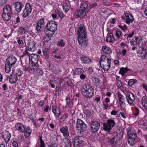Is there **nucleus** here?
<instances>
[{
	"instance_id": "obj_51",
	"label": "nucleus",
	"mask_w": 147,
	"mask_h": 147,
	"mask_svg": "<svg viewBox=\"0 0 147 147\" xmlns=\"http://www.w3.org/2000/svg\"><path fill=\"white\" fill-rule=\"evenodd\" d=\"M118 26L119 28H120L123 30H124L127 29V26L125 25H124L123 26L121 25H119Z\"/></svg>"
},
{
	"instance_id": "obj_40",
	"label": "nucleus",
	"mask_w": 147,
	"mask_h": 147,
	"mask_svg": "<svg viewBox=\"0 0 147 147\" xmlns=\"http://www.w3.org/2000/svg\"><path fill=\"white\" fill-rule=\"evenodd\" d=\"M24 71H28L29 72H31V67H30V65H28L27 66H23Z\"/></svg>"
},
{
	"instance_id": "obj_16",
	"label": "nucleus",
	"mask_w": 147,
	"mask_h": 147,
	"mask_svg": "<svg viewBox=\"0 0 147 147\" xmlns=\"http://www.w3.org/2000/svg\"><path fill=\"white\" fill-rule=\"evenodd\" d=\"M21 63L23 66H27L30 65V61L29 57H22L20 58Z\"/></svg>"
},
{
	"instance_id": "obj_4",
	"label": "nucleus",
	"mask_w": 147,
	"mask_h": 147,
	"mask_svg": "<svg viewBox=\"0 0 147 147\" xmlns=\"http://www.w3.org/2000/svg\"><path fill=\"white\" fill-rule=\"evenodd\" d=\"M57 28V26L56 22L54 21H51L47 24L44 31L45 32H47V31H49V32L51 34V36L52 35H53Z\"/></svg>"
},
{
	"instance_id": "obj_9",
	"label": "nucleus",
	"mask_w": 147,
	"mask_h": 147,
	"mask_svg": "<svg viewBox=\"0 0 147 147\" xmlns=\"http://www.w3.org/2000/svg\"><path fill=\"white\" fill-rule=\"evenodd\" d=\"M92 87L89 85L85 86V88H83L82 89V94L85 96L86 98H90L92 97Z\"/></svg>"
},
{
	"instance_id": "obj_57",
	"label": "nucleus",
	"mask_w": 147,
	"mask_h": 147,
	"mask_svg": "<svg viewBox=\"0 0 147 147\" xmlns=\"http://www.w3.org/2000/svg\"><path fill=\"white\" fill-rule=\"evenodd\" d=\"M7 1V0H0V4L3 5L6 3Z\"/></svg>"
},
{
	"instance_id": "obj_6",
	"label": "nucleus",
	"mask_w": 147,
	"mask_h": 147,
	"mask_svg": "<svg viewBox=\"0 0 147 147\" xmlns=\"http://www.w3.org/2000/svg\"><path fill=\"white\" fill-rule=\"evenodd\" d=\"M128 142L129 144L133 146L135 144V139L137 134L134 129H130L128 131Z\"/></svg>"
},
{
	"instance_id": "obj_31",
	"label": "nucleus",
	"mask_w": 147,
	"mask_h": 147,
	"mask_svg": "<svg viewBox=\"0 0 147 147\" xmlns=\"http://www.w3.org/2000/svg\"><path fill=\"white\" fill-rule=\"evenodd\" d=\"M51 34L50 32H47V33L46 35L43 37V40L45 42H48L50 39V38L52 37L53 35H52L51 36Z\"/></svg>"
},
{
	"instance_id": "obj_37",
	"label": "nucleus",
	"mask_w": 147,
	"mask_h": 147,
	"mask_svg": "<svg viewBox=\"0 0 147 147\" xmlns=\"http://www.w3.org/2000/svg\"><path fill=\"white\" fill-rule=\"evenodd\" d=\"M31 55L27 51V50H26L23 53V55L21 57H29V56Z\"/></svg>"
},
{
	"instance_id": "obj_59",
	"label": "nucleus",
	"mask_w": 147,
	"mask_h": 147,
	"mask_svg": "<svg viewBox=\"0 0 147 147\" xmlns=\"http://www.w3.org/2000/svg\"><path fill=\"white\" fill-rule=\"evenodd\" d=\"M67 113L64 115L61 118V119L63 121H64L67 117Z\"/></svg>"
},
{
	"instance_id": "obj_43",
	"label": "nucleus",
	"mask_w": 147,
	"mask_h": 147,
	"mask_svg": "<svg viewBox=\"0 0 147 147\" xmlns=\"http://www.w3.org/2000/svg\"><path fill=\"white\" fill-rule=\"evenodd\" d=\"M40 147H45V144L41 137H40Z\"/></svg>"
},
{
	"instance_id": "obj_19",
	"label": "nucleus",
	"mask_w": 147,
	"mask_h": 147,
	"mask_svg": "<svg viewBox=\"0 0 147 147\" xmlns=\"http://www.w3.org/2000/svg\"><path fill=\"white\" fill-rule=\"evenodd\" d=\"M60 131L65 138H67L69 136V133L68 127L67 126L61 128Z\"/></svg>"
},
{
	"instance_id": "obj_46",
	"label": "nucleus",
	"mask_w": 147,
	"mask_h": 147,
	"mask_svg": "<svg viewBox=\"0 0 147 147\" xmlns=\"http://www.w3.org/2000/svg\"><path fill=\"white\" fill-rule=\"evenodd\" d=\"M121 32L119 30H117L116 32L115 35L118 38H119L121 35Z\"/></svg>"
},
{
	"instance_id": "obj_1",
	"label": "nucleus",
	"mask_w": 147,
	"mask_h": 147,
	"mask_svg": "<svg viewBox=\"0 0 147 147\" xmlns=\"http://www.w3.org/2000/svg\"><path fill=\"white\" fill-rule=\"evenodd\" d=\"M100 64L101 67L105 71H107L111 66V58L106 55H102L100 58Z\"/></svg>"
},
{
	"instance_id": "obj_11",
	"label": "nucleus",
	"mask_w": 147,
	"mask_h": 147,
	"mask_svg": "<svg viewBox=\"0 0 147 147\" xmlns=\"http://www.w3.org/2000/svg\"><path fill=\"white\" fill-rule=\"evenodd\" d=\"M45 23L44 18L40 19L38 20L36 25V30L38 33L40 32L43 30Z\"/></svg>"
},
{
	"instance_id": "obj_33",
	"label": "nucleus",
	"mask_w": 147,
	"mask_h": 147,
	"mask_svg": "<svg viewBox=\"0 0 147 147\" xmlns=\"http://www.w3.org/2000/svg\"><path fill=\"white\" fill-rule=\"evenodd\" d=\"M63 9L66 12H67L70 8V6L69 4L65 3L63 5Z\"/></svg>"
},
{
	"instance_id": "obj_36",
	"label": "nucleus",
	"mask_w": 147,
	"mask_h": 147,
	"mask_svg": "<svg viewBox=\"0 0 147 147\" xmlns=\"http://www.w3.org/2000/svg\"><path fill=\"white\" fill-rule=\"evenodd\" d=\"M137 81L136 79H130L129 80L128 82V85L130 86H132L136 83Z\"/></svg>"
},
{
	"instance_id": "obj_35",
	"label": "nucleus",
	"mask_w": 147,
	"mask_h": 147,
	"mask_svg": "<svg viewBox=\"0 0 147 147\" xmlns=\"http://www.w3.org/2000/svg\"><path fill=\"white\" fill-rule=\"evenodd\" d=\"M129 70V69H127V68H121L120 69L119 73L123 75L125 73H126L127 71Z\"/></svg>"
},
{
	"instance_id": "obj_8",
	"label": "nucleus",
	"mask_w": 147,
	"mask_h": 147,
	"mask_svg": "<svg viewBox=\"0 0 147 147\" xmlns=\"http://www.w3.org/2000/svg\"><path fill=\"white\" fill-rule=\"evenodd\" d=\"M86 127V125L80 119L77 120L76 124V128L79 132L80 134H83L84 131H85Z\"/></svg>"
},
{
	"instance_id": "obj_23",
	"label": "nucleus",
	"mask_w": 147,
	"mask_h": 147,
	"mask_svg": "<svg viewBox=\"0 0 147 147\" xmlns=\"http://www.w3.org/2000/svg\"><path fill=\"white\" fill-rule=\"evenodd\" d=\"M16 129L20 132L23 133L25 130V128L23 125L21 123H16L15 125Z\"/></svg>"
},
{
	"instance_id": "obj_53",
	"label": "nucleus",
	"mask_w": 147,
	"mask_h": 147,
	"mask_svg": "<svg viewBox=\"0 0 147 147\" xmlns=\"http://www.w3.org/2000/svg\"><path fill=\"white\" fill-rule=\"evenodd\" d=\"M55 115L57 116H59L60 114V111H53Z\"/></svg>"
},
{
	"instance_id": "obj_2",
	"label": "nucleus",
	"mask_w": 147,
	"mask_h": 147,
	"mask_svg": "<svg viewBox=\"0 0 147 147\" xmlns=\"http://www.w3.org/2000/svg\"><path fill=\"white\" fill-rule=\"evenodd\" d=\"M17 62V58L14 56L9 57L6 60L5 69L7 73L10 72L11 68Z\"/></svg>"
},
{
	"instance_id": "obj_24",
	"label": "nucleus",
	"mask_w": 147,
	"mask_h": 147,
	"mask_svg": "<svg viewBox=\"0 0 147 147\" xmlns=\"http://www.w3.org/2000/svg\"><path fill=\"white\" fill-rule=\"evenodd\" d=\"M18 80V77L15 74H13L10 75L9 81L11 84H13L15 83Z\"/></svg>"
},
{
	"instance_id": "obj_47",
	"label": "nucleus",
	"mask_w": 147,
	"mask_h": 147,
	"mask_svg": "<svg viewBox=\"0 0 147 147\" xmlns=\"http://www.w3.org/2000/svg\"><path fill=\"white\" fill-rule=\"evenodd\" d=\"M65 44L63 42V40H61L57 44V45L61 47H63L64 46Z\"/></svg>"
},
{
	"instance_id": "obj_44",
	"label": "nucleus",
	"mask_w": 147,
	"mask_h": 147,
	"mask_svg": "<svg viewBox=\"0 0 147 147\" xmlns=\"http://www.w3.org/2000/svg\"><path fill=\"white\" fill-rule=\"evenodd\" d=\"M135 40L136 41V44L137 43L138 45H139L142 40V39L141 38H138V37H136L135 39Z\"/></svg>"
},
{
	"instance_id": "obj_50",
	"label": "nucleus",
	"mask_w": 147,
	"mask_h": 147,
	"mask_svg": "<svg viewBox=\"0 0 147 147\" xmlns=\"http://www.w3.org/2000/svg\"><path fill=\"white\" fill-rule=\"evenodd\" d=\"M58 145L57 143H55L54 144L53 143H51L48 145V147H57Z\"/></svg>"
},
{
	"instance_id": "obj_3",
	"label": "nucleus",
	"mask_w": 147,
	"mask_h": 147,
	"mask_svg": "<svg viewBox=\"0 0 147 147\" xmlns=\"http://www.w3.org/2000/svg\"><path fill=\"white\" fill-rule=\"evenodd\" d=\"M88 5L86 3H83L81 5L79 10H76L74 13V16L76 18L83 17L86 15V12L88 11Z\"/></svg>"
},
{
	"instance_id": "obj_10",
	"label": "nucleus",
	"mask_w": 147,
	"mask_h": 147,
	"mask_svg": "<svg viewBox=\"0 0 147 147\" xmlns=\"http://www.w3.org/2000/svg\"><path fill=\"white\" fill-rule=\"evenodd\" d=\"M32 9L31 5L29 3H27L25 6V8L22 13L23 17L25 18L30 14Z\"/></svg>"
},
{
	"instance_id": "obj_17",
	"label": "nucleus",
	"mask_w": 147,
	"mask_h": 147,
	"mask_svg": "<svg viewBox=\"0 0 147 147\" xmlns=\"http://www.w3.org/2000/svg\"><path fill=\"white\" fill-rule=\"evenodd\" d=\"M35 43L33 41L28 42L26 49L29 51L33 52L35 50Z\"/></svg>"
},
{
	"instance_id": "obj_56",
	"label": "nucleus",
	"mask_w": 147,
	"mask_h": 147,
	"mask_svg": "<svg viewBox=\"0 0 147 147\" xmlns=\"http://www.w3.org/2000/svg\"><path fill=\"white\" fill-rule=\"evenodd\" d=\"M67 84L68 86H70L71 87H74V85L72 82L71 81H67Z\"/></svg>"
},
{
	"instance_id": "obj_13",
	"label": "nucleus",
	"mask_w": 147,
	"mask_h": 147,
	"mask_svg": "<svg viewBox=\"0 0 147 147\" xmlns=\"http://www.w3.org/2000/svg\"><path fill=\"white\" fill-rule=\"evenodd\" d=\"M126 99L128 103L131 106L134 105L133 102L135 100V97L134 94L130 92H127L126 95Z\"/></svg>"
},
{
	"instance_id": "obj_14",
	"label": "nucleus",
	"mask_w": 147,
	"mask_h": 147,
	"mask_svg": "<svg viewBox=\"0 0 147 147\" xmlns=\"http://www.w3.org/2000/svg\"><path fill=\"white\" fill-rule=\"evenodd\" d=\"M109 143L110 144L117 146L121 144V140L117 136H115L112 139L109 140Z\"/></svg>"
},
{
	"instance_id": "obj_7",
	"label": "nucleus",
	"mask_w": 147,
	"mask_h": 147,
	"mask_svg": "<svg viewBox=\"0 0 147 147\" xmlns=\"http://www.w3.org/2000/svg\"><path fill=\"white\" fill-rule=\"evenodd\" d=\"M115 121L113 119H108L107 123L103 124V129L105 131L109 133L111 129L115 125Z\"/></svg>"
},
{
	"instance_id": "obj_22",
	"label": "nucleus",
	"mask_w": 147,
	"mask_h": 147,
	"mask_svg": "<svg viewBox=\"0 0 147 147\" xmlns=\"http://www.w3.org/2000/svg\"><path fill=\"white\" fill-rule=\"evenodd\" d=\"M3 136L5 142L7 143L9 141L11 138V134L9 132L6 130H5L4 132L3 133Z\"/></svg>"
},
{
	"instance_id": "obj_39",
	"label": "nucleus",
	"mask_w": 147,
	"mask_h": 147,
	"mask_svg": "<svg viewBox=\"0 0 147 147\" xmlns=\"http://www.w3.org/2000/svg\"><path fill=\"white\" fill-rule=\"evenodd\" d=\"M119 99L120 102V104H121V105H124L125 104L124 103V100L122 97H123V96L121 94H119Z\"/></svg>"
},
{
	"instance_id": "obj_30",
	"label": "nucleus",
	"mask_w": 147,
	"mask_h": 147,
	"mask_svg": "<svg viewBox=\"0 0 147 147\" xmlns=\"http://www.w3.org/2000/svg\"><path fill=\"white\" fill-rule=\"evenodd\" d=\"M24 136L25 138H27L30 136L31 132V130L30 127H28L25 129Z\"/></svg>"
},
{
	"instance_id": "obj_27",
	"label": "nucleus",
	"mask_w": 147,
	"mask_h": 147,
	"mask_svg": "<svg viewBox=\"0 0 147 147\" xmlns=\"http://www.w3.org/2000/svg\"><path fill=\"white\" fill-rule=\"evenodd\" d=\"M108 37L106 39V41L107 42L113 43L115 41V39L113 34L110 33L109 35H107Z\"/></svg>"
},
{
	"instance_id": "obj_29",
	"label": "nucleus",
	"mask_w": 147,
	"mask_h": 147,
	"mask_svg": "<svg viewBox=\"0 0 147 147\" xmlns=\"http://www.w3.org/2000/svg\"><path fill=\"white\" fill-rule=\"evenodd\" d=\"M81 59L83 63H88L91 62V60L90 59L84 56L81 57Z\"/></svg>"
},
{
	"instance_id": "obj_55",
	"label": "nucleus",
	"mask_w": 147,
	"mask_h": 147,
	"mask_svg": "<svg viewBox=\"0 0 147 147\" xmlns=\"http://www.w3.org/2000/svg\"><path fill=\"white\" fill-rule=\"evenodd\" d=\"M124 14L126 17H127L128 18H133V16L131 14L128 13H125Z\"/></svg>"
},
{
	"instance_id": "obj_64",
	"label": "nucleus",
	"mask_w": 147,
	"mask_h": 147,
	"mask_svg": "<svg viewBox=\"0 0 147 147\" xmlns=\"http://www.w3.org/2000/svg\"><path fill=\"white\" fill-rule=\"evenodd\" d=\"M2 87L3 88L4 90H6L7 89V85L5 84H4L2 86Z\"/></svg>"
},
{
	"instance_id": "obj_28",
	"label": "nucleus",
	"mask_w": 147,
	"mask_h": 147,
	"mask_svg": "<svg viewBox=\"0 0 147 147\" xmlns=\"http://www.w3.org/2000/svg\"><path fill=\"white\" fill-rule=\"evenodd\" d=\"M103 52L105 54H110L112 53V51L111 48L106 46H103L102 47Z\"/></svg>"
},
{
	"instance_id": "obj_63",
	"label": "nucleus",
	"mask_w": 147,
	"mask_h": 147,
	"mask_svg": "<svg viewBox=\"0 0 147 147\" xmlns=\"http://www.w3.org/2000/svg\"><path fill=\"white\" fill-rule=\"evenodd\" d=\"M45 103V101L44 100L40 101L39 102V105L40 106H42Z\"/></svg>"
},
{
	"instance_id": "obj_12",
	"label": "nucleus",
	"mask_w": 147,
	"mask_h": 147,
	"mask_svg": "<svg viewBox=\"0 0 147 147\" xmlns=\"http://www.w3.org/2000/svg\"><path fill=\"white\" fill-rule=\"evenodd\" d=\"M78 38H83L87 37V33L85 27L82 26L79 27L78 31Z\"/></svg>"
},
{
	"instance_id": "obj_54",
	"label": "nucleus",
	"mask_w": 147,
	"mask_h": 147,
	"mask_svg": "<svg viewBox=\"0 0 147 147\" xmlns=\"http://www.w3.org/2000/svg\"><path fill=\"white\" fill-rule=\"evenodd\" d=\"M20 30H22L23 31L22 32V33L25 34L26 33V30L25 29V28L22 27H20Z\"/></svg>"
},
{
	"instance_id": "obj_26",
	"label": "nucleus",
	"mask_w": 147,
	"mask_h": 147,
	"mask_svg": "<svg viewBox=\"0 0 147 147\" xmlns=\"http://www.w3.org/2000/svg\"><path fill=\"white\" fill-rule=\"evenodd\" d=\"M11 14H8L7 13L3 12L2 16L3 19L6 21H8L11 18Z\"/></svg>"
},
{
	"instance_id": "obj_61",
	"label": "nucleus",
	"mask_w": 147,
	"mask_h": 147,
	"mask_svg": "<svg viewBox=\"0 0 147 147\" xmlns=\"http://www.w3.org/2000/svg\"><path fill=\"white\" fill-rule=\"evenodd\" d=\"M31 72L33 71H37V69H38V68H37L36 67H34V66L33 65H32L31 66Z\"/></svg>"
},
{
	"instance_id": "obj_32",
	"label": "nucleus",
	"mask_w": 147,
	"mask_h": 147,
	"mask_svg": "<svg viewBox=\"0 0 147 147\" xmlns=\"http://www.w3.org/2000/svg\"><path fill=\"white\" fill-rule=\"evenodd\" d=\"M65 146L64 147H71L72 146V143L71 141L68 139H65Z\"/></svg>"
},
{
	"instance_id": "obj_38",
	"label": "nucleus",
	"mask_w": 147,
	"mask_h": 147,
	"mask_svg": "<svg viewBox=\"0 0 147 147\" xmlns=\"http://www.w3.org/2000/svg\"><path fill=\"white\" fill-rule=\"evenodd\" d=\"M134 18H130L127 19L125 21V22L128 24H129L133 22L134 21Z\"/></svg>"
},
{
	"instance_id": "obj_60",
	"label": "nucleus",
	"mask_w": 147,
	"mask_h": 147,
	"mask_svg": "<svg viewBox=\"0 0 147 147\" xmlns=\"http://www.w3.org/2000/svg\"><path fill=\"white\" fill-rule=\"evenodd\" d=\"M119 116L120 117H122L123 119H125L126 118L124 113L121 112L119 114Z\"/></svg>"
},
{
	"instance_id": "obj_5",
	"label": "nucleus",
	"mask_w": 147,
	"mask_h": 147,
	"mask_svg": "<svg viewBox=\"0 0 147 147\" xmlns=\"http://www.w3.org/2000/svg\"><path fill=\"white\" fill-rule=\"evenodd\" d=\"M84 138L83 137L79 136L74 137L72 140L73 144L74 147H81L84 144Z\"/></svg>"
},
{
	"instance_id": "obj_25",
	"label": "nucleus",
	"mask_w": 147,
	"mask_h": 147,
	"mask_svg": "<svg viewBox=\"0 0 147 147\" xmlns=\"http://www.w3.org/2000/svg\"><path fill=\"white\" fill-rule=\"evenodd\" d=\"M99 127L100 124L97 121H92V132L98 131Z\"/></svg>"
},
{
	"instance_id": "obj_18",
	"label": "nucleus",
	"mask_w": 147,
	"mask_h": 147,
	"mask_svg": "<svg viewBox=\"0 0 147 147\" xmlns=\"http://www.w3.org/2000/svg\"><path fill=\"white\" fill-rule=\"evenodd\" d=\"M40 57L39 56L32 53L29 56V58L30 61L33 63H37Z\"/></svg>"
},
{
	"instance_id": "obj_48",
	"label": "nucleus",
	"mask_w": 147,
	"mask_h": 147,
	"mask_svg": "<svg viewBox=\"0 0 147 147\" xmlns=\"http://www.w3.org/2000/svg\"><path fill=\"white\" fill-rule=\"evenodd\" d=\"M17 42L18 43V44L20 45H22L23 44V41L22 40H21L20 37H17L16 38Z\"/></svg>"
},
{
	"instance_id": "obj_62",
	"label": "nucleus",
	"mask_w": 147,
	"mask_h": 147,
	"mask_svg": "<svg viewBox=\"0 0 147 147\" xmlns=\"http://www.w3.org/2000/svg\"><path fill=\"white\" fill-rule=\"evenodd\" d=\"M43 53L44 55L45 56V57L46 58L48 57H49L48 52H47L45 51H43Z\"/></svg>"
},
{
	"instance_id": "obj_49",
	"label": "nucleus",
	"mask_w": 147,
	"mask_h": 147,
	"mask_svg": "<svg viewBox=\"0 0 147 147\" xmlns=\"http://www.w3.org/2000/svg\"><path fill=\"white\" fill-rule=\"evenodd\" d=\"M83 112L87 116L90 117L91 116V113L90 111H83Z\"/></svg>"
},
{
	"instance_id": "obj_45",
	"label": "nucleus",
	"mask_w": 147,
	"mask_h": 147,
	"mask_svg": "<svg viewBox=\"0 0 147 147\" xmlns=\"http://www.w3.org/2000/svg\"><path fill=\"white\" fill-rule=\"evenodd\" d=\"M99 80L98 78L95 77H92V81L96 84L98 83Z\"/></svg>"
},
{
	"instance_id": "obj_15",
	"label": "nucleus",
	"mask_w": 147,
	"mask_h": 147,
	"mask_svg": "<svg viewBox=\"0 0 147 147\" xmlns=\"http://www.w3.org/2000/svg\"><path fill=\"white\" fill-rule=\"evenodd\" d=\"M13 5L14 6L15 10L17 13H19L21 11L22 7L21 3L19 2H14Z\"/></svg>"
},
{
	"instance_id": "obj_21",
	"label": "nucleus",
	"mask_w": 147,
	"mask_h": 147,
	"mask_svg": "<svg viewBox=\"0 0 147 147\" xmlns=\"http://www.w3.org/2000/svg\"><path fill=\"white\" fill-rule=\"evenodd\" d=\"M86 38V37L84 38V37H83V38H78V42L80 45L81 47H84L86 45V40H87Z\"/></svg>"
},
{
	"instance_id": "obj_42",
	"label": "nucleus",
	"mask_w": 147,
	"mask_h": 147,
	"mask_svg": "<svg viewBox=\"0 0 147 147\" xmlns=\"http://www.w3.org/2000/svg\"><path fill=\"white\" fill-rule=\"evenodd\" d=\"M75 74H80L82 72L83 70L81 68H76L75 70Z\"/></svg>"
},
{
	"instance_id": "obj_52",
	"label": "nucleus",
	"mask_w": 147,
	"mask_h": 147,
	"mask_svg": "<svg viewBox=\"0 0 147 147\" xmlns=\"http://www.w3.org/2000/svg\"><path fill=\"white\" fill-rule=\"evenodd\" d=\"M65 100L66 101V104L67 105H68L70 102V98L69 96H67Z\"/></svg>"
},
{
	"instance_id": "obj_58",
	"label": "nucleus",
	"mask_w": 147,
	"mask_h": 147,
	"mask_svg": "<svg viewBox=\"0 0 147 147\" xmlns=\"http://www.w3.org/2000/svg\"><path fill=\"white\" fill-rule=\"evenodd\" d=\"M13 146L14 147H18V144L17 142L16 141H13L12 142Z\"/></svg>"
},
{
	"instance_id": "obj_34",
	"label": "nucleus",
	"mask_w": 147,
	"mask_h": 147,
	"mask_svg": "<svg viewBox=\"0 0 147 147\" xmlns=\"http://www.w3.org/2000/svg\"><path fill=\"white\" fill-rule=\"evenodd\" d=\"M142 104L146 107V108L147 109V98L146 96H144L142 97Z\"/></svg>"
},
{
	"instance_id": "obj_41",
	"label": "nucleus",
	"mask_w": 147,
	"mask_h": 147,
	"mask_svg": "<svg viewBox=\"0 0 147 147\" xmlns=\"http://www.w3.org/2000/svg\"><path fill=\"white\" fill-rule=\"evenodd\" d=\"M22 74V71L20 69H19L17 70V72L15 74L16 75V76L18 77L21 76Z\"/></svg>"
},
{
	"instance_id": "obj_20",
	"label": "nucleus",
	"mask_w": 147,
	"mask_h": 147,
	"mask_svg": "<svg viewBox=\"0 0 147 147\" xmlns=\"http://www.w3.org/2000/svg\"><path fill=\"white\" fill-rule=\"evenodd\" d=\"M3 12L7 13L8 14H11L12 9L11 7L9 4H7L4 7Z\"/></svg>"
}]
</instances>
